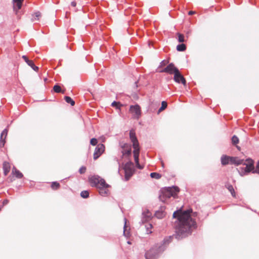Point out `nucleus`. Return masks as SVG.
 <instances>
[{
	"instance_id": "f257e3e1",
	"label": "nucleus",
	"mask_w": 259,
	"mask_h": 259,
	"mask_svg": "<svg viewBox=\"0 0 259 259\" xmlns=\"http://www.w3.org/2000/svg\"><path fill=\"white\" fill-rule=\"evenodd\" d=\"M181 209L175 210L172 214V218L176 219L173 225L175 229V233L165 237L161 242L155 244L147 250L144 254L146 259H158L174 238L180 240L191 234L192 229L196 227V223L189 218V213L187 212L188 211L178 215Z\"/></svg>"
},
{
	"instance_id": "f03ea898",
	"label": "nucleus",
	"mask_w": 259,
	"mask_h": 259,
	"mask_svg": "<svg viewBox=\"0 0 259 259\" xmlns=\"http://www.w3.org/2000/svg\"><path fill=\"white\" fill-rule=\"evenodd\" d=\"M89 182L92 187L98 189L99 194L102 197H106L110 194L108 188L111 186L106 182L104 179L98 175L90 176L88 178Z\"/></svg>"
},
{
	"instance_id": "7ed1b4c3",
	"label": "nucleus",
	"mask_w": 259,
	"mask_h": 259,
	"mask_svg": "<svg viewBox=\"0 0 259 259\" xmlns=\"http://www.w3.org/2000/svg\"><path fill=\"white\" fill-rule=\"evenodd\" d=\"M179 191L180 188L177 186L163 187L159 191V199L161 201L165 202L167 199L171 197L176 198Z\"/></svg>"
},
{
	"instance_id": "20e7f679",
	"label": "nucleus",
	"mask_w": 259,
	"mask_h": 259,
	"mask_svg": "<svg viewBox=\"0 0 259 259\" xmlns=\"http://www.w3.org/2000/svg\"><path fill=\"white\" fill-rule=\"evenodd\" d=\"M181 209V211L180 212H178V215H181L183 212H184L185 211H188V212H187V213H189V218H190L192 221H194L196 223V228H193L192 229V231H191V233H192L193 231L195 229H196L197 228V223L195 221V220L194 219H193L192 218V215L193 217H196L197 215V212H193V210L192 208H188V209H187L186 210H183V206L180 207V208H177V210H178L179 209Z\"/></svg>"
},
{
	"instance_id": "39448f33",
	"label": "nucleus",
	"mask_w": 259,
	"mask_h": 259,
	"mask_svg": "<svg viewBox=\"0 0 259 259\" xmlns=\"http://www.w3.org/2000/svg\"><path fill=\"white\" fill-rule=\"evenodd\" d=\"M243 165L246 166L245 167H243V168L248 174L250 172L252 173V171L254 170V161L250 158H247L245 161H244Z\"/></svg>"
},
{
	"instance_id": "423d86ee",
	"label": "nucleus",
	"mask_w": 259,
	"mask_h": 259,
	"mask_svg": "<svg viewBox=\"0 0 259 259\" xmlns=\"http://www.w3.org/2000/svg\"><path fill=\"white\" fill-rule=\"evenodd\" d=\"M105 146L103 144L101 143L97 145L93 155L94 160L97 159L102 155L105 150Z\"/></svg>"
},
{
	"instance_id": "0eeeda50",
	"label": "nucleus",
	"mask_w": 259,
	"mask_h": 259,
	"mask_svg": "<svg viewBox=\"0 0 259 259\" xmlns=\"http://www.w3.org/2000/svg\"><path fill=\"white\" fill-rule=\"evenodd\" d=\"M178 68L175 66L173 63H169L166 67L159 71V72H165L170 74H174L178 71Z\"/></svg>"
},
{
	"instance_id": "6e6552de",
	"label": "nucleus",
	"mask_w": 259,
	"mask_h": 259,
	"mask_svg": "<svg viewBox=\"0 0 259 259\" xmlns=\"http://www.w3.org/2000/svg\"><path fill=\"white\" fill-rule=\"evenodd\" d=\"M130 111L132 113H134L133 117L135 119H138L141 115V107L138 104L130 106Z\"/></svg>"
},
{
	"instance_id": "1a4fd4ad",
	"label": "nucleus",
	"mask_w": 259,
	"mask_h": 259,
	"mask_svg": "<svg viewBox=\"0 0 259 259\" xmlns=\"http://www.w3.org/2000/svg\"><path fill=\"white\" fill-rule=\"evenodd\" d=\"M174 75V80H175V82L178 83H181L184 85L186 84V79L180 73L179 69H178V71L175 72Z\"/></svg>"
},
{
	"instance_id": "9d476101",
	"label": "nucleus",
	"mask_w": 259,
	"mask_h": 259,
	"mask_svg": "<svg viewBox=\"0 0 259 259\" xmlns=\"http://www.w3.org/2000/svg\"><path fill=\"white\" fill-rule=\"evenodd\" d=\"M130 138L133 143V148L139 147V143L134 130H131L130 131Z\"/></svg>"
},
{
	"instance_id": "9b49d317",
	"label": "nucleus",
	"mask_w": 259,
	"mask_h": 259,
	"mask_svg": "<svg viewBox=\"0 0 259 259\" xmlns=\"http://www.w3.org/2000/svg\"><path fill=\"white\" fill-rule=\"evenodd\" d=\"M165 206H161L159 208L158 210H156L155 212V216L159 219H161L163 218L166 214V212H165Z\"/></svg>"
},
{
	"instance_id": "f8f14e48",
	"label": "nucleus",
	"mask_w": 259,
	"mask_h": 259,
	"mask_svg": "<svg viewBox=\"0 0 259 259\" xmlns=\"http://www.w3.org/2000/svg\"><path fill=\"white\" fill-rule=\"evenodd\" d=\"M22 58L24 59L27 64L33 70L35 71L38 70L39 68L34 64L32 60H29L25 55L22 56Z\"/></svg>"
},
{
	"instance_id": "ddd939ff",
	"label": "nucleus",
	"mask_w": 259,
	"mask_h": 259,
	"mask_svg": "<svg viewBox=\"0 0 259 259\" xmlns=\"http://www.w3.org/2000/svg\"><path fill=\"white\" fill-rule=\"evenodd\" d=\"M231 158H232V156H228V155H225V154L222 155L221 157V164L223 166L228 165L229 164H231Z\"/></svg>"
},
{
	"instance_id": "4468645a",
	"label": "nucleus",
	"mask_w": 259,
	"mask_h": 259,
	"mask_svg": "<svg viewBox=\"0 0 259 259\" xmlns=\"http://www.w3.org/2000/svg\"><path fill=\"white\" fill-rule=\"evenodd\" d=\"M244 160L243 159H240L238 157L232 156L231 159V164H234L236 166H238L241 164H243Z\"/></svg>"
},
{
	"instance_id": "2eb2a0df",
	"label": "nucleus",
	"mask_w": 259,
	"mask_h": 259,
	"mask_svg": "<svg viewBox=\"0 0 259 259\" xmlns=\"http://www.w3.org/2000/svg\"><path fill=\"white\" fill-rule=\"evenodd\" d=\"M123 168L124 171L128 170V171H134L133 166L134 163L131 160H129L127 162H126L125 164H123Z\"/></svg>"
},
{
	"instance_id": "dca6fc26",
	"label": "nucleus",
	"mask_w": 259,
	"mask_h": 259,
	"mask_svg": "<svg viewBox=\"0 0 259 259\" xmlns=\"http://www.w3.org/2000/svg\"><path fill=\"white\" fill-rule=\"evenodd\" d=\"M23 0H13V9L15 11H17L21 8Z\"/></svg>"
},
{
	"instance_id": "f3484780",
	"label": "nucleus",
	"mask_w": 259,
	"mask_h": 259,
	"mask_svg": "<svg viewBox=\"0 0 259 259\" xmlns=\"http://www.w3.org/2000/svg\"><path fill=\"white\" fill-rule=\"evenodd\" d=\"M140 148L139 147L134 148L133 154L134 158L135 163L139 161V154H140Z\"/></svg>"
},
{
	"instance_id": "a211bd4d",
	"label": "nucleus",
	"mask_w": 259,
	"mask_h": 259,
	"mask_svg": "<svg viewBox=\"0 0 259 259\" xmlns=\"http://www.w3.org/2000/svg\"><path fill=\"white\" fill-rule=\"evenodd\" d=\"M12 174H14L17 179H21L23 177V174L15 167L13 168Z\"/></svg>"
},
{
	"instance_id": "6ab92c4d",
	"label": "nucleus",
	"mask_w": 259,
	"mask_h": 259,
	"mask_svg": "<svg viewBox=\"0 0 259 259\" xmlns=\"http://www.w3.org/2000/svg\"><path fill=\"white\" fill-rule=\"evenodd\" d=\"M121 153L122 158H123V156L130 157V156H131L132 153L131 147H130L128 149H127L122 150L121 151Z\"/></svg>"
},
{
	"instance_id": "aec40b11",
	"label": "nucleus",
	"mask_w": 259,
	"mask_h": 259,
	"mask_svg": "<svg viewBox=\"0 0 259 259\" xmlns=\"http://www.w3.org/2000/svg\"><path fill=\"white\" fill-rule=\"evenodd\" d=\"M225 186L229 190V191L231 193L232 196L233 197H235V192L233 188V186L229 183H226L225 184Z\"/></svg>"
},
{
	"instance_id": "412c9836",
	"label": "nucleus",
	"mask_w": 259,
	"mask_h": 259,
	"mask_svg": "<svg viewBox=\"0 0 259 259\" xmlns=\"http://www.w3.org/2000/svg\"><path fill=\"white\" fill-rule=\"evenodd\" d=\"M187 49L186 46L184 43H180L177 46L176 49L178 52H184Z\"/></svg>"
},
{
	"instance_id": "4be33fe9",
	"label": "nucleus",
	"mask_w": 259,
	"mask_h": 259,
	"mask_svg": "<svg viewBox=\"0 0 259 259\" xmlns=\"http://www.w3.org/2000/svg\"><path fill=\"white\" fill-rule=\"evenodd\" d=\"M134 174V171H124V178L125 181H128L133 176Z\"/></svg>"
},
{
	"instance_id": "5701e85b",
	"label": "nucleus",
	"mask_w": 259,
	"mask_h": 259,
	"mask_svg": "<svg viewBox=\"0 0 259 259\" xmlns=\"http://www.w3.org/2000/svg\"><path fill=\"white\" fill-rule=\"evenodd\" d=\"M167 106V102L165 101H163L161 102V107L159 108L157 111V114H159L161 111L166 108Z\"/></svg>"
},
{
	"instance_id": "b1692460",
	"label": "nucleus",
	"mask_w": 259,
	"mask_h": 259,
	"mask_svg": "<svg viewBox=\"0 0 259 259\" xmlns=\"http://www.w3.org/2000/svg\"><path fill=\"white\" fill-rule=\"evenodd\" d=\"M111 106L115 108L116 109H120L121 107L122 106V104L119 102H116L115 101H114L111 103Z\"/></svg>"
},
{
	"instance_id": "393cba45",
	"label": "nucleus",
	"mask_w": 259,
	"mask_h": 259,
	"mask_svg": "<svg viewBox=\"0 0 259 259\" xmlns=\"http://www.w3.org/2000/svg\"><path fill=\"white\" fill-rule=\"evenodd\" d=\"M177 35L178 36V37H177L178 41L180 43H183L184 42H185L186 41V40L185 39L184 35L183 34L178 32L177 33Z\"/></svg>"
},
{
	"instance_id": "a878e982",
	"label": "nucleus",
	"mask_w": 259,
	"mask_h": 259,
	"mask_svg": "<svg viewBox=\"0 0 259 259\" xmlns=\"http://www.w3.org/2000/svg\"><path fill=\"white\" fill-rule=\"evenodd\" d=\"M64 100L66 103L70 104L71 106L75 105L74 101L69 96H65Z\"/></svg>"
},
{
	"instance_id": "bb28decb",
	"label": "nucleus",
	"mask_w": 259,
	"mask_h": 259,
	"mask_svg": "<svg viewBox=\"0 0 259 259\" xmlns=\"http://www.w3.org/2000/svg\"><path fill=\"white\" fill-rule=\"evenodd\" d=\"M51 187L52 189L56 190L60 187V185L58 182L54 181L52 182Z\"/></svg>"
},
{
	"instance_id": "cd10ccee",
	"label": "nucleus",
	"mask_w": 259,
	"mask_h": 259,
	"mask_svg": "<svg viewBox=\"0 0 259 259\" xmlns=\"http://www.w3.org/2000/svg\"><path fill=\"white\" fill-rule=\"evenodd\" d=\"M53 90L55 92L57 93H64V91H62L61 87L58 84H56L53 87Z\"/></svg>"
},
{
	"instance_id": "c85d7f7f",
	"label": "nucleus",
	"mask_w": 259,
	"mask_h": 259,
	"mask_svg": "<svg viewBox=\"0 0 259 259\" xmlns=\"http://www.w3.org/2000/svg\"><path fill=\"white\" fill-rule=\"evenodd\" d=\"M150 176L151 178L157 180L159 179L161 177V175L160 174L156 172H153L150 173Z\"/></svg>"
},
{
	"instance_id": "c756f323",
	"label": "nucleus",
	"mask_w": 259,
	"mask_h": 259,
	"mask_svg": "<svg viewBox=\"0 0 259 259\" xmlns=\"http://www.w3.org/2000/svg\"><path fill=\"white\" fill-rule=\"evenodd\" d=\"M89 192L88 190L82 191L80 193V196L84 199L88 198L89 197Z\"/></svg>"
},
{
	"instance_id": "7c9ffc66",
	"label": "nucleus",
	"mask_w": 259,
	"mask_h": 259,
	"mask_svg": "<svg viewBox=\"0 0 259 259\" xmlns=\"http://www.w3.org/2000/svg\"><path fill=\"white\" fill-rule=\"evenodd\" d=\"M237 169L238 171L239 175L242 177L248 175V174L245 170V169L243 167H240L239 168H237Z\"/></svg>"
},
{
	"instance_id": "2f4dec72",
	"label": "nucleus",
	"mask_w": 259,
	"mask_h": 259,
	"mask_svg": "<svg viewBox=\"0 0 259 259\" xmlns=\"http://www.w3.org/2000/svg\"><path fill=\"white\" fill-rule=\"evenodd\" d=\"M3 165L4 174L6 176L10 171V166L7 165L6 162L4 163Z\"/></svg>"
},
{
	"instance_id": "473e14b6",
	"label": "nucleus",
	"mask_w": 259,
	"mask_h": 259,
	"mask_svg": "<svg viewBox=\"0 0 259 259\" xmlns=\"http://www.w3.org/2000/svg\"><path fill=\"white\" fill-rule=\"evenodd\" d=\"M231 141L233 145H235L239 143V138L237 136L234 135L231 138Z\"/></svg>"
},
{
	"instance_id": "72a5a7b5",
	"label": "nucleus",
	"mask_w": 259,
	"mask_h": 259,
	"mask_svg": "<svg viewBox=\"0 0 259 259\" xmlns=\"http://www.w3.org/2000/svg\"><path fill=\"white\" fill-rule=\"evenodd\" d=\"M98 144V140L95 138H93L90 140V144L93 146H96Z\"/></svg>"
},
{
	"instance_id": "f704fd0d",
	"label": "nucleus",
	"mask_w": 259,
	"mask_h": 259,
	"mask_svg": "<svg viewBox=\"0 0 259 259\" xmlns=\"http://www.w3.org/2000/svg\"><path fill=\"white\" fill-rule=\"evenodd\" d=\"M8 133V129L7 128H5L1 134V137L3 138V136H5V138H6Z\"/></svg>"
},
{
	"instance_id": "c9c22d12",
	"label": "nucleus",
	"mask_w": 259,
	"mask_h": 259,
	"mask_svg": "<svg viewBox=\"0 0 259 259\" xmlns=\"http://www.w3.org/2000/svg\"><path fill=\"white\" fill-rule=\"evenodd\" d=\"M6 142V138H4V139H3V138L1 137L0 138V148H2V147H4Z\"/></svg>"
},
{
	"instance_id": "e433bc0d",
	"label": "nucleus",
	"mask_w": 259,
	"mask_h": 259,
	"mask_svg": "<svg viewBox=\"0 0 259 259\" xmlns=\"http://www.w3.org/2000/svg\"><path fill=\"white\" fill-rule=\"evenodd\" d=\"M252 174H257L259 175V160L257 162L256 168L252 171Z\"/></svg>"
},
{
	"instance_id": "4c0bfd02",
	"label": "nucleus",
	"mask_w": 259,
	"mask_h": 259,
	"mask_svg": "<svg viewBox=\"0 0 259 259\" xmlns=\"http://www.w3.org/2000/svg\"><path fill=\"white\" fill-rule=\"evenodd\" d=\"M130 147H131V146L126 143H123L121 145V148L123 149V150L128 149Z\"/></svg>"
},
{
	"instance_id": "58836bf2",
	"label": "nucleus",
	"mask_w": 259,
	"mask_h": 259,
	"mask_svg": "<svg viewBox=\"0 0 259 259\" xmlns=\"http://www.w3.org/2000/svg\"><path fill=\"white\" fill-rule=\"evenodd\" d=\"M87 168L84 166H82L78 170L80 174H83L85 173Z\"/></svg>"
},
{
	"instance_id": "ea45409f",
	"label": "nucleus",
	"mask_w": 259,
	"mask_h": 259,
	"mask_svg": "<svg viewBox=\"0 0 259 259\" xmlns=\"http://www.w3.org/2000/svg\"><path fill=\"white\" fill-rule=\"evenodd\" d=\"M41 14L39 12H36L34 13L33 17L34 20H38L39 19V17H40Z\"/></svg>"
},
{
	"instance_id": "a19ab883",
	"label": "nucleus",
	"mask_w": 259,
	"mask_h": 259,
	"mask_svg": "<svg viewBox=\"0 0 259 259\" xmlns=\"http://www.w3.org/2000/svg\"><path fill=\"white\" fill-rule=\"evenodd\" d=\"M146 230H147V233H151L152 232L151 231H150L149 232V229L152 228V225L151 224H148L146 226Z\"/></svg>"
},
{
	"instance_id": "79ce46f5",
	"label": "nucleus",
	"mask_w": 259,
	"mask_h": 259,
	"mask_svg": "<svg viewBox=\"0 0 259 259\" xmlns=\"http://www.w3.org/2000/svg\"><path fill=\"white\" fill-rule=\"evenodd\" d=\"M136 164V167L139 169H142L144 168V166L141 165L139 162H137V163H135Z\"/></svg>"
},
{
	"instance_id": "37998d69",
	"label": "nucleus",
	"mask_w": 259,
	"mask_h": 259,
	"mask_svg": "<svg viewBox=\"0 0 259 259\" xmlns=\"http://www.w3.org/2000/svg\"><path fill=\"white\" fill-rule=\"evenodd\" d=\"M142 215H143V217L144 218H150V213L149 211H148L146 213L145 212H143L142 213Z\"/></svg>"
},
{
	"instance_id": "c03bdc74",
	"label": "nucleus",
	"mask_w": 259,
	"mask_h": 259,
	"mask_svg": "<svg viewBox=\"0 0 259 259\" xmlns=\"http://www.w3.org/2000/svg\"><path fill=\"white\" fill-rule=\"evenodd\" d=\"M167 63V61L164 60H162L160 63V65L159 66V67H161V66H165L166 65V64Z\"/></svg>"
},
{
	"instance_id": "a18cd8bd",
	"label": "nucleus",
	"mask_w": 259,
	"mask_h": 259,
	"mask_svg": "<svg viewBox=\"0 0 259 259\" xmlns=\"http://www.w3.org/2000/svg\"><path fill=\"white\" fill-rule=\"evenodd\" d=\"M159 105V103L158 102H156L155 103H154V102H152L151 103V106H152L153 105L154 106V109H155V107L158 106Z\"/></svg>"
},
{
	"instance_id": "49530a36",
	"label": "nucleus",
	"mask_w": 259,
	"mask_h": 259,
	"mask_svg": "<svg viewBox=\"0 0 259 259\" xmlns=\"http://www.w3.org/2000/svg\"><path fill=\"white\" fill-rule=\"evenodd\" d=\"M9 202V201L8 199L4 200L3 201V206H5V205H7V204H8Z\"/></svg>"
},
{
	"instance_id": "de8ad7c7",
	"label": "nucleus",
	"mask_w": 259,
	"mask_h": 259,
	"mask_svg": "<svg viewBox=\"0 0 259 259\" xmlns=\"http://www.w3.org/2000/svg\"><path fill=\"white\" fill-rule=\"evenodd\" d=\"M71 6L73 7H76V3L75 1H72L71 3Z\"/></svg>"
},
{
	"instance_id": "09e8293b",
	"label": "nucleus",
	"mask_w": 259,
	"mask_h": 259,
	"mask_svg": "<svg viewBox=\"0 0 259 259\" xmlns=\"http://www.w3.org/2000/svg\"><path fill=\"white\" fill-rule=\"evenodd\" d=\"M195 13H196V12H195V11H189V12H188V15H193V14H195Z\"/></svg>"
},
{
	"instance_id": "8fccbe9b",
	"label": "nucleus",
	"mask_w": 259,
	"mask_h": 259,
	"mask_svg": "<svg viewBox=\"0 0 259 259\" xmlns=\"http://www.w3.org/2000/svg\"><path fill=\"white\" fill-rule=\"evenodd\" d=\"M124 221H125V224H124V227H123V229H124V232H123V234L124 235H125V225H126V219H124Z\"/></svg>"
},
{
	"instance_id": "3c124183",
	"label": "nucleus",
	"mask_w": 259,
	"mask_h": 259,
	"mask_svg": "<svg viewBox=\"0 0 259 259\" xmlns=\"http://www.w3.org/2000/svg\"><path fill=\"white\" fill-rule=\"evenodd\" d=\"M161 165H162V167H164V163H163V161H162V162H161Z\"/></svg>"
},
{
	"instance_id": "603ef678",
	"label": "nucleus",
	"mask_w": 259,
	"mask_h": 259,
	"mask_svg": "<svg viewBox=\"0 0 259 259\" xmlns=\"http://www.w3.org/2000/svg\"><path fill=\"white\" fill-rule=\"evenodd\" d=\"M135 84H136V87H138V84H138V81H136L135 82Z\"/></svg>"
},
{
	"instance_id": "864d4df0",
	"label": "nucleus",
	"mask_w": 259,
	"mask_h": 259,
	"mask_svg": "<svg viewBox=\"0 0 259 259\" xmlns=\"http://www.w3.org/2000/svg\"><path fill=\"white\" fill-rule=\"evenodd\" d=\"M189 33H190V32H189V31H188V32H187V35H188V34H189Z\"/></svg>"
},
{
	"instance_id": "5fc2aeb1",
	"label": "nucleus",
	"mask_w": 259,
	"mask_h": 259,
	"mask_svg": "<svg viewBox=\"0 0 259 259\" xmlns=\"http://www.w3.org/2000/svg\"><path fill=\"white\" fill-rule=\"evenodd\" d=\"M118 164L120 165V162H118Z\"/></svg>"
}]
</instances>
